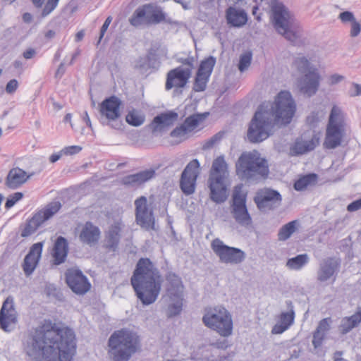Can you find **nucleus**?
<instances>
[{"label": "nucleus", "mask_w": 361, "mask_h": 361, "mask_svg": "<svg viewBox=\"0 0 361 361\" xmlns=\"http://www.w3.org/2000/svg\"><path fill=\"white\" fill-rule=\"evenodd\" d=\"M23 352L31 361H72L76 343L74 331L44 321L23 340Z\"/></svg>", "instance_id": "obj_1"}, {"label": "nucleus", "mask_w": 361, "mask_h": 361, "mask_svg": "<svg viewBox=\"0 0 361 361\" xmlns=\"http://www.w3.org/2000/svg\"><path fill=\"white\" fill-rule=\"evenodd\" d=\"M296 106L288 91H281L274 103L260 104L252 118L247 130V138L253 143L260 142L269 136L274 124H289L295 113Z\"/></svg>", "instance_id": "obj_2"}, {"label": "nucleus", "mask_w": 361, "mask_h": 361, "mask_svg": "<svg viewBox=\"0 0 361 361\" xmlns=\"http://www.w3.org/2000/svg\"><path fill=\"white\" fill-rule=\"evenodd\" d=\"M163 277L149 258H140L130 279L137 298L142 305H149L157 300L163 283Z\"/></svg>", "instance_id": "obj_3"}, {"label": "nucleus", "mask_w": 361, "mask_h": 361, "mask_svg": "<svg viewBox=\"0 0 361 361\" xmlns=\"http://www.w3.org/2000/svg\"><path fill=\"white\" fill-rule=\"evenodd\" d=\"M235 166L238 178L248 183H257L267 178L269 173L267 160L255 150L243 152Z\"/></svg>", "instance_id": "obj_4"}, {"label": "nucleus", "mask_w": 361, "mask_h": 361, "mask_svg": "<svg viewBox=\"0 0 361 361\" xmlns=\"http://www.w3.org/2000/svg\"><path fill=\"white\" fill-rule=\"evenodd\" d=\"M139 338L137 335L127 329L114 331L109 338V354L114 361H128L136 352Z\"/></svg>", "instance_id": "obj_5"}, {"label": "nucleus", "mask_w": 361, "mask_h": 361, "mask_svg": "<svg viewBox=\"0 0 361 361\" xmlns=\"http://www.w3.org/2000/svg\"><path fill=\"white\" fill-rule=\"evenodd\" d=\"M271 8L273 25L276 30L288 41L295 42L300 37L299 23L288 8L279 1L272 0Z\"/></svg>", "instance_id": "obj_6"}, {"label": "nucleus", "mask_w": 361, "mask_h": 361, "mask_svg": "<svg viewBox=\"0 0 361 361\" xmlns=\"http://www.w3.org/2000/svg\"><path fill=\"white\" fill-rule=\"evenodd\" d=\"M202 322L207 327L221 336L228 337L232 334V317L231 313L223 306L205 309Z\"/></svg>", "instance_id": "obj_7"}, {"label": "nucleus", "mask_w": 361, "mask_h": 361, "mask_svg": "<svg viewBox=\"0 0 361 361\" xmlns=\"http://www.w3.org/2000/svg\"><path fill=\"white\" fill-rule=\"evenodd\" d=\"M345 134V121L342 111L336 106L331 110L326 126L323 146L325 149H333L341 145Z\"/></svg>", "instance_id": "obj_8"}, {"label": "nucleus", "mask_w": 361, "mask_h": 361, "mask_svg": "<svg viewBox=\"0 0 361 361\" xmlns=\"http://www.w3.org/2000/svg\"><path fill=\"white\" fill-rule=\"evenodd\" d=\"M211 247L219 261L224 264H238L246 257V254L240 248L230 247L224 243L219 238H215L211 243Z\"/></svg>", "instance_id": "obj_9"}, {"label": "nucleus", "mask_w": 361, "mask_h": 361, "mask_svg": "<svg viewBox=\"0 0 361 361\" xmlns=\"http://www.w3.org/2000/svg\"><path fill=\"white\" fill-rule=\"evenodd\" d=\"M135 222L146 231L155 230L153 208L145 196L137 197L135 202Z\"/></svg>", "instance_id": "obj_10"}, {"label": "nucleus", "mask_w": 361, "mask_h": 361, "mask_svg": "<svg viewBox=\"0 0 361 361\" xmlns=\"http://www.w3.org/2000/svg\"><path fill=\"white\" fill-rule=\"evenodd\" d=\"M246 194L241 192L240 185L235 187L231 205V214L235 221L243 226H248L252 224V218L246 206Z\"/></svg>", "instance_id": "obj_11"}, {"label": "nucleus", "mask_w": 361, "mask_h": 361, "mask_svg": "<svg viewBox=\"0 0 361 361\" xmlns=\"http://www.w3.org/2000/svg\"><path fill=\"white\" fill-rule=\"evenodd\" d=\"M121 100L116 96H111L105 99L100 104V113L108 120L107 125L112 128L120 129L122 126L121 121H116L120 116Z\"/></svg>", "instance_id": "obj_12"}, {"label": "nucleus", "mask_w": 361, "mask_h": 361, "mask_svg": "<svg viewBox=\"0 0 361 361\" xmlns=\"http://www.w3.org/2000/svg\"><path fill=\"white\" fill-rule=\"evenodd\" d=\"M65 279L69 288L78 295H85L91 288L88 279L78 269H68L65 272Z\"/></svg>", "instance_id": "obj_13"}, {"label": "nucleus", "mask_w": 361, "mask_h": 361, "mask_svg": "<svg viewBox=\"0 0 361 361\" xmlns=\"http://www.w3.org/2000/svg\"><path fill=\"white\" fill-rule=\"evenodd\" d=\"M200 166L199 161L194 159L187 164L181 173L180 188L186 195L194 193L195 190Z\"/></svg>", "instance_id": "obj_14"}, {"label": "nucleus", "mask_w": 361, "mask_h": 361, "mask_svg": "<svg viewBox=\"0 0 361 361\" xmlns=\"http://www.w3.org/2000/svg\"><path fill=\"white\" fill-rule=\"evenodd\" d=\"M18 323V313L14 305V300L8 296L4 301L0 310V328L5 332H11Z\"/></svg>", "instance_id": "obj_15"}, {"label": "nucleus", "mask_w": 361, "mask_h": 361, "mask_svg": "<svg viewBox=\"0 0 361 361\" xmlns=\"http://www.w3.org/2000/svg\"><path fill=\"white\" fill-rule=\"evenodd\" d=\"M254 201L261 211L273 210L281 205L282 197L277 190L265 188L257 192Z\"/></svg>", "instance_id": "obj_16"}, {"label": "nucleus", "mask_w": 361, "mask_h": 361, "mask_svg": "<svg viewBox=\"0 0 361 361\" xmlns=\"http://www.w3.org/2000/svg\"><path fill=\"white\" fill-rule=\"evenodd\" d=\"M341 260L335 257H327L322 259L317 272V279L323 283L330 279L334 281L340 271Z\"/></svg>", "instance_id": "obj_17"}, {"label": "nucleus", "mask_w": 361, "mask_h": 361, "mask_svg": "<svg viewBox=\"0 0 361 361\" xmlns=\"http://www.w3.org/2000/svg\"><path fill=\"white\" fill-rule=\"evenodd\" d=\"M224 180L225 178H222L221 176H215L214 175L209 176L208 179L210 199L216 204L224 202L228 197L227 188Z\"/></svg>", "instance_id": "obj_18"}, {"label": "nucleus", "mask_w": 361, "mask_h": 361, "mask_svg": "<svg viewBox=\"0 0 361 361\" xmlns=\"http://www.w3.org/2000/svg\"><path fill=\"white\" fill-rule=\"evenodd\" d=\"M192 73L190 70H183L181 67H176L169 71L166 75L165 88L169 90L173 87L183 88L190 78Z\"/></svg>", "instance_id": "obj_19"}, {"label": "nucleus", "mask_w": 361, "mask_h": 361, "mask_svg": "<svg viewBox=\"0 0 361 361\" xmlns=\"http://www.w3.org/2000/svg\"><path fill=\"white\" fill-rule=\"evenodd\" d=\"M287 312H282L279 316L277 323L271 329L272 334H281L288 330L294 323L295 317L294 306L290 300H286Z\"/></svg>", "instance_id": "obj_20"}, {"label": "nucleus", "mask_w": 361, "mask_h": 361, "mask_svg": "<svg viewBox=\"0 0 361 361\" xmlns=\"http://www.w3.org/2000/svg\"><path fill=\"white\" fill-rule=\"evenodd\" d=\"M319 79V75L314 71L305 73L298 80L300 91L309 97H312L318 90Z\"/></svg>", "instance_id": "obj_21"}, {"label": "nucleus", "mask_w": 361, "mask_h": 361, "mask_svg": "<svg viewBox=\"0 0 361 361\" xmlns=\"http://www.w3.org/2000/svg\"><path fill=\"white\" fill-rule=\"evenodd\" d=\"M178 117V114L173 111L158 114L153 118L150 124L152 133H161L165 130L166 128L173 125Z\"/></svg>", "instance_id": "obj_22"}, {"label": "nucleus", "mask_w": 361, "mask_h": 361, "mask_svg": "<svg viewBox=\"0 0 361 361\" xmlns=\"http://www.w3.org/2000/svg\"><path fill=\"white\" fill-rule=\"evenodd\" d=\"M319 136L313 133L310 139L305 140L302 136L297 138L293 145L290 147V152L293 155H302L308 152L314 150L319 144Z\"/></svg>", "instance_id": "obj_23"}, {"label": "nucleus", "mask_w": 361, "mask_h": 361, "mask_svg": "<svg viewBox=\"0 0 361 361\" xmlns=\"http://www.w3.org/2000/svg\"><path fill=\"white\" fill-rule=\"evenodd\" d=\"M42 243H37L32 245L29 252L24 258L23 268L26 276L30 275L36 268L42 252Z\"/></svg>", "instance_id": "obj_24"}, {"label": "nucleus", "mask_w": 361, "mask_h": 361, "mask_svg": "<svg viewBox=\"0 0 361 361\" xmlns=\"http://www.w3.org/2000/svg\"><path fill=\"white\" fill-rule=\"evenodd\" d=\"M155 175V170L149 169L124 176L121 180V183L128 187H137L152 180L154 178Z\"/></svg>", "instance_id": "obj_25"}, {"label": "nucleus", "mask_w": 361, "mask_h": 361, "mask_svg": "<svg viewBox=\"0 0 361 361\" xmlns=\"http://www.w3.org/2000/svg\"><path fill=\"white\" fill-rule=\"evenodd\" d=\"M122 227L121 222H115L109 228L105 233L104 247L106 249L111 252H116L118 250Z\"/></svg>", "instance_id": "obj_26"}, {"label": "nucleus", "mask_w": 361, "mask_h": 361, "mask_svg": "<svg viewBox=\"0 0 361 361\" xmlns=\"http://www.w3.org/2000/svg\"><path fill=\"white\" fill-rule=\"evenodd\" d=\"M100 235L99 227L90 221H87L80 233L79 238L82 243L92 246L99 241Z\"/></svg>", "instance_id": "obj_27"}, {"label": "nucleus", "mask_w": 361, "mask_h": 361, "mask_svg": "<svg viewBox=\"0 0 361 361\" xmlns=\"http://www.w3.org/2000/svg\"><path fill=\"white\" fill-rule=\"evenodd\" d=\"M32 173L27 175L26 171L16 167L11 169L6 178V185L10 189H17L24 184L31 176Z\"/></svg>", "instance_id": "obj_28"}, {"label": "nucleus", "mask_w": 361, "mask_h": 361, "mask_svg": "<svg viewBox=\"0 0 361 361\" xmlns=\"http://www.w3.org/2000/svg\"><path fill=\"white\" fill-rule=\"evenodd\" d=\"M153 8V5L147 4L142 6H139L133 12L131 17L129 18L130 24L135 27H138L143 25H149V15L150 9Z\"/></svg>", "instance_id": "obj_29"}, {"label": "nucleus", "mask_w": 361, "mask_h": 361, "mask_svg": "<svg viewBox=\"0 0 361 361\" xmlns=\"http://www.w3.org/2000/svg\"><path fill=\"white\" fill-rule=\"evenodd\" d=\"M68 252V240L63 236H59L55 241L52 252L54 264L59 265L63 263L67 257Z\"/></svg>", "instance_id": "obj_30"}, {"label": "nucleus", "mask_w": 361, "mask_h": 361, "mask_svg": "<svg viewBox=\"0 0 361 361\" xmlns=\"http://www.w3.org/2000/svg\"><path fill=\"white\" fill-rule=\"evenodd\" d=\"M226 20L231 27H240L247 21V15L243 9L229 7L226 10Z\"/></svg>", "instance_id": "obj_31"}, {"label": "nucleus", "mask_w": 361, "mask_h": 361, "mask_svg": "<svg viewBox=\"0 0 361 361\" xmlns=\"http://www.w3.org/2000/svg\"><path fill=\"white\" fill-rule=\"evenodd\" d=\"M361 322V307H357L356 312L350 317H343L339 325V330L342 334L349 333L352 329L357 327Z\"/></svg>", "instance_id": "obj_32"}, {"label": "nucleus", "mask_w": 361, "mask_h": 361, "mask_svg": "<svg viewBox=\"0 0 361 361\" xmlns=\"http://www.w3.org/2000/svg\"><path fill=\"white\" fill-rule=\"evenodd\" d=\"M166 280L169 282L168 295H183L184 286L181 279L177 274L173 272L168 273Z\"/></svg>", "instance_id": "obj_33"}, {"label": "nucleus", "mask_w": 361, "mask_h": 361, "mask_svg": "<svg viewBox=\"0 0 361 361\" xmlns=\"http://www.w3.org/2000/svg\"><path fill=\"white\" fill-rule=\"evenodd\" d=\"M169 304L166 309L168 318H173L180 314L183 306V295H169Z\"/></svg>", "instance_id": "obj_34"}, {"label": "nucleus", "mask_w": 361, "mask_h": 361, "mask_svg": "<svg viewBox=\"0 0 361 361\" xmlns=\"http://www.w3.org/2000/svg\"><path fill=\"white\" fill-rule=\"evenodd\" d=\"M300 221L298 220L291 221L283 225L279 231L278 240L285 241L299 228Z\"/></svg>", "instance_id": "obj_35"}, {"label": "nucleus", "mask_w": 361, "mask_h": 361, "mask_svg": "<svg viewBox=\"0 0 361 361\" xmlns=\"http://www.w3.org/2000/svg\"><path fill=\"white\" fill-rule=\"evenodd\" d=\"M318 176L316 173H308L300 177L294 183L293 188L297 191H302L310 185L317 183Z\"/></svg>", "instance_id": "obj_36"}, {"label": "nucleus", "mask_w": 361, "mask_h": 361, "mask_svg": "<svg viewBox=\"0 0 361 361\" xmlns=\"http://www.w3.org/2000/svg\"><path fill=\"white\" fill-rule=\"evenodd\" d=\"M209 115V113L194 114L187 117L182 125L185 128L188 133L194 130L199 123L203 121Z\"/></svg>", "instance_id": "obj_37"}, {"label": "nucleus", "mask_w": 361, "mask_h": 361, "mask_svg": "<svg viewBox=\"0 0 361 361\" xmlns=\"http://www.w3.org/2000/svg\"><path fill=\"white\" fill-rule=\"evenodd\" d=\"M37 216L34 215L31 219H28L24 225L20 226L21 237L27 238L32 235L42 225L41 222L37 219Z\"/></svg>", "instance_id": "obj_38"}, {"label": "nucleus", "mask_w": 361, "mask_h": 361, "mask_svg": "<svg viewBox=\"0 0 361 361\" xmlns=\"http://www.w3.org/2000/svg\"><path fill=\"white\" fill-rule=\"evenodd\" d=\"M227 164L223 157H218L212 163L209 176L212 175L215 176H221L222 178H226Z\"/></svg>", "instance_id": "obj_39"}, {"label": "nucleus", "mask_w": 361, "mask_h": 361, "mask_svg": "<svg viewBox=\"0 0 361 361\" xmlns=\"http://www.w3.org/2000/svg\"><path fill=\"white\" fill-rule=\"evenodd\" d=\"M309 262L307 254H300L294 257L290 258L286 262V266L293 270H300Z\"/></svg>", "instance_id": "obj_40"}, {"label": "nucleus", "mask_w": 361, "mask_h": 361, "mask_svg": "<svg viewBox=\"0 0 361 361\" xmlns=\"http://www.w3.org/2000/svg\"><path fill=\"white\" fill-rule=\"evenodd\" d=\"M215 64L216 58L210 56L201 61L197 73L210 77Z\"/></svg>", "instance_id": "obj_41"}, {"label": "nucleus", "mask_w": 361, "mask_h": 361, "mask_svg": "<svg viewBox=\"0 0 361 361\" xmlns=\"http://www.w3.org/2000/svg\"><path fill=\"white\" fill-rule=\"evenodd\" d=\"M176 61L178 63H181V66L178 67H181L183 70H190V73H192V69L195 68V63L196 62L195 58L188 54L187 56H176Z\"/></svg>", "instance_id": "obj_42"}, {"label": "nucleus", "mask_w": 361, "mask_h": 361, "mask_svg": "<svg viewBox=\"0 0 361 361\" xmlns=\"http://www.w3.org/2000/svg\"><path fill=\"white\" fill-rule=\"evenodd\" d=\"M126 122L135 127H138L142 125L145 121V115L140 114L135 110H133L126 115Z\"/></svg>", "instance_id": "obj_43"}, {"label": "nucleus", "mask_w": 361, "mask_h": 361, "mask_svg": "<svg viewBox=\"0 0 361 361\" xmlns=\"http://www.w3.org/2000/svg\"><path fill=\"white\" fill-rule=\"evenodd\" d=\"M209 78V76L197 73L193 82L192 90L196 92L204 91Z\"/></svg>", "instance_id": "obj_44"}, {"label": "nucleus", "mask_w": 361, "mask_h": 361, "mask_svg": "<svg viewBox=\"0 0 361 361\" xmlns=\"http://www.w3.org/2000/svg\"><path fill=\"white\" fill-rule=\"evenodd\" d=\"M165 20V13L161 11L159 8L153 6V8L150 9V13L149 15L148 23L150 24H159Z\"/></svg>", "instance_id": "obj_45"}, {"label": "nucleus", "mask_w": 361, "mask_h": 361, "mask_svg": "<svg viewBox=\"0 0 361 361\" xmlns=\"http://www.w3.org/2000/svg\"><path fill=\"white\" fill-rule=\"evenodd\" d=\"M157 62L156 54H153L152 51L149 52L147 55L141 58L139 61V66L143 69H148L151 68H154V63Z\"/></svg>", "instance_id": "obj_46"}, {"label": "nucleus", "mask_w": 361, "mask_h": 361, "mask_svg": "<svg viewBox=\"0 0 361 361\" xmlns=\"http://www.w3.org/2000/svg\"><path fill=\"white\" fill-rule=\"evenodd\" d=\"M294 64L299 72L307 73L310 71V62L305 56H300L295 59Z\"/></svg>", "instance_id": "obj_47"}, {"label": "nucleus", "mask_w": 361, "mask_h": 361, "mask_svg": "<svg viewBox=\"0 0 361 361\" xmlns=\"http://www.w3.org/2000/svg\"><path fill=\"white\" fill-rule=\"evenodd\" d=\"M252 61V53L246 52L240 55L238 63V69L240 72H244L250 66Z\"/></svg>", "instance_id": "obj_48"}, {"label": "nucleus", "mask_w": 361, "mask_h": 361, "mask_svg": "<svg viewBox=\"0 0 361 361\" xmlns=\"http://www.w3.org/2000/svg\"><path fill=\"white\" fill-rule=\"evenodd\" d=\"M188 133L185 128L181 124L174 128L170 133L171 137L178 138V143L185 140V135Z\"/></svg>", "instance_id": "obj_49"}, {"label": "nucleus", "mask_w": 361, "mask_h": 361, "mask_svg": "<svg viewBox=\"0 0 361 361\" xmlns=\"http://www.w3.org/2000/svg\"><path fill=\"white\" fill-rule=\"evenodd\" d=\"M59 0H47L42 11V16L46 17L49 15L58 6Z\"/></svg>", "instance_id": "obj_50"}, {"label": "nucleus", "mask_w": 361, "mask_h": 361, "mask_svg": "<svg viewBox=\"0 0 361 361\" xmlns=\"http://www.w3.org/2000/svg\"><path fill=\"white\" fill-rule=\"evenodd\" d=\"M23 197V194L20 192H16L11 195L7 198L6 203H5V207L6 209H9L12 207L14 206V204L19 200H20Z\"/></svg>", "instance_id": "obj_51"}, {"label": "nucleus", "mask_w": 361, "mask_h": 361, "mask_svg": "<svg viewBox=\"0 0 361 361\" xmlns=\"http://www.w3.org/2000/svg\"><path fill=\"white\" fill-rule=\"evenodd\" d=\"M35 216H37V219L41 222L42 224L46 221L51 219L54 215L52 214V212H50V210L46 207L43 209L39 211L35 214Z\"/></svg>", "instance_id": "obj_52"}, {"label": "nucleus", "mask_w": 361, "mask_h": 361, "mask_svg": "<svg viewBox=\"0 0 361 361\" xmlns=\"http://www.w3.org/2000/svg\"><path fill=\"white\" fill-rule=\"evenodd\" d=\"M326 334L318 331H314L313 333L312 345L315 349L321 347L325 338Z\"/></svg>", "instance_id": "obj_53"}, {"label": "nucleus", "mask_w": 361, "mask_h": 361, "mask_svg": "<svg viewBox=\"0 0 361 361\" xmlns=\"http://www.w3.org/2000/svg\"><path fill=\"white\" fill-rule=\"evenodd\" d=\"M320 121L319 111H312L306 118V123L311 128L316 127Z\"/></svg>", "instance_id": "obj_54"}, {"label": "nucleus", "mask_w": 361, "mask_h": 361, "mask_svg": "<svg viewBox=\"0 0 361 361\" xmlns=\"http://www.w3.org/2000/svg\"><path fill=\"white\" fill-rule=\"evenodd\" d=\"M331 323V319L330 317L322 319L318 324L316 331L324 333H326L330 329V324Z\"/></svg>", "instance_id": "obj_55"}, {"label": "nucleus", "mask_w": 361, "mask_h": 361, "mask_svg": "<svg viewBox=\"0 0 361 361\" xmlns=\"http://www.w3.org/2000/svg\"><path fill=\"white\" fill-rule=\"evenodd\" d=\"M338 18L342 23H344L348 22L352 23L355 20L354 14L352 12L348 11L341 13L338 16Z\"/></svg>", "instance_id": "obj_56"}, {"label": "nucleus", "mask_w": 361, "mask_h": 361, "mask_svg": "<svg viewBox=\"0 0 361 361\" xmlns=\"http://www.w3.org/2000/svg\"><path fill=\"white\" fill-rule=\"evenodd\" d=\"M82 150V147L78 145H72L66 147L61 150V152L66 155H73L79 153Z\"/></svg>", "instance_id": "obj_57"}, {"label": "nucleus", "mask_w": 361, "mask_h": 361, "mask_svg": "<svg viewBox=\"0 0 361 361\" xmlns=\"http://www.w3.org/2000/svg\"><path fill=\"white\" fill-rule=\"evenodd\" d=\"M112 21V17L111 16H108L104 24L102 25V27H101V30H100V35H99V40L97 42V44H99L102 39L103 38L105 32H106L110 23H111Z\"/></svg>", "instance_id": "obj_58"}, {"label": "nucleus", "mask_w": 361, "mask_h": 361, "mask_svg": "<svg viewBox=\"0 0 361 361\" xmlns=\"http://www.w3.org/2000/svg\"><path fill=\"white\" fill-rule=\"evenodd\" d=\"M18 87V82L17 80L12 79L8 82L6 85V92L8 94H12L15 92Z\"/></svg>", "instance_id": "obj_59"}, {"label": "nucleus", "mask_w": 361, "mask_h": 361, "mask_svg": "<svg viewBox=\"0 0 361 361\" xmlns=\"http://www.w3.org/2000/svg\"><path fill=\"white\" fill-rule=\"evenodd\" d=\"M361 30V25L356 20V19L351 23V28H350V36L352 37H357Z\"/></svg>", "instance_id": "obj_60"}, {"label": "nucleus", "mask_w": 361, "mask_h": 361, "mask_svg": "<svg viewBox=\"0 0 361 361\" xmlns=\"http://www.w3.org/2000/svg\"><path fill=\"white\" fill-rule=\"evenodd\" d=\"M360 209H361V198L352 202L347 207V210L350 212H355Z\"/></svg>", "instance_id": "obj_61"}, {"label": "nucleus", "mask_w": 361, "mask_h": 361, "mask_svg": "<svg viewBox=\"0 0 361 361\" xmlns=\"http://www.w3.org/2000/svg\"><path fill=\"white\" fill-rule=\"evenodd\" d=\"M47 207L52 212V214L54 215L61 209V204L59 202H53L49 204Z\"/></svg>", "instance_id": "obj_62"}, {"label": "nucleus", "mask_w": 361, "mask_h": 361, "mask_svg": "<svg viewBox=\"0 0 361 361\" xmlns=\"http://www.w3.org/2000/svg\"><path fill=\"white\" fill-rule=\"evenodd\" d=\"M350 97L361 95V85L357 83H353V90L349 92Z\"/></svg>", "instance_id": "obj_63"}, {"label": "nucleus", "mask_w": 361, "mask_h": 361, "mask_svg": "<svg viewBox=\"0 0 361 361\" xmlns=\"http://www.w3.org/2000/svg\"><path fill=\"white\" fill-rule=\"evenodd\" d=\"M36 54H37V51L35 49L29 48V49H26L25 51H23V56L24 57V59L27 60V59H32L33 57L35 56Z\"/></svg>", "instance_id": "obj_64"}]
</instances>
